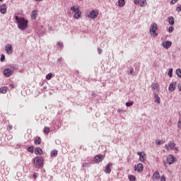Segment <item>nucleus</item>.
<instances>
[{
  "label": "nucleus",
  "mask_w": 181,
  "mask_h": 181,
  "mask_svg": "<svg viewBox=\"0 0 181 181\" xmlns=\"http://www.w3.org/2000/svg\"><path fill=\"white\" fill-rule=\"evenodd\" d=\"M14 19L20 30H25V29H28V23H29V21L25 18L14 16Z\"/></svg>",
  "instance_id": "1"
},
{
  "label": "nucleus",
  "mask_w": 181,
  "mask_h": 181,
  "mask_svg": "<svg viewBox=\"0 0 181 181\" xmlns=\"http://www.w3.org/2000/svg\"><path fill=\"white\" fill-rule=\"evenodd\" d=\"M158 30V24L156 23H153L150 26V35L151 36H153V37H158V33H156V30Z\"/></svg>",
  "instance_id": "2"
},
{
  "label": "nucleus",
  "mask_w": 181,
  "mask_h": 181,
  "mask_svg": "<svg viewBox=\"0 0 181 181\" xmlns=\"http://www.w3.org/2000/svg\"><path fill=\"white\" fill-rule=\"evenodd\" d=\"M165 149H167V151H179V149L176 147V144H175V141L173 140L170 141L168 144L165 145Z\"/></svg>",
  "instance_id": "3"
},
{
  "label": "nucleus",
  "mask_w": 181,
  "mask_h": 181,
  "mask_svg": "<svg viewBox=\"0 0 181 181\" xmlns=\"http://www.w3.org/2000/svg\"><path fill=\"white\" fill-rule=\"evenodd\" d=\"M71 11L74 13V18L75 19H80V17L81 16V11H80V9L78 8H76V6L71 7Z\"/></svg>",
  "instance_id": "4"
},
{
  "label": "nucleus",
  "mask_w": 181,
  "mask_h": 181,
  "mask_svg": "<svg viewBox=\"0 0 181 181\" xmlns=\"http://www.w3.org/2000/svg\"><path fill=\"white\" fill-rule=\"evenodd\" d=\"M34 163L35 168H43V157H36L34 158Z\"/></svg>",
  "instance_id": "5"
},
{
  "label": "nucleus",
  "mask_w": 181,
  "mask_h": 181,
  "mask_svg": "<svg viewBox=\"0 0 181 181\" xmlns=\"http://www.w3.org/2000/svg\"><path fill=\"white\" fill-rule=\"evenodd\" d=\"M98 16V10H92L90 11L88 18L90 19H95Z\"/></svg>",
  "instance_id": "6"
},
{
  "label": "nucleus",
  "mask_w": 181,
  "mask_h": 181,
  "mask_svg": "<svg viewBox=\"0 0 181 181\" xmlns=\"http://www.w3.org/2000/svg\"><path fill=\"white\" fill-rule=\"evenodd\" d=\"M175 160L176 158H175L174 156L172 154L168 155L167 157V163H168V165H173V163H175Z\"/></svg>",
  "instance_id": "7"
},
{
  "label": "nucleus",
  "mask_w": 181,
  "mask_h": 181,
  "mask_svg": "<svg viewBox=\"0 0 181 181\" xmlns=\"http://www.w3.org/2000/svg\"><path fill=\"white\" fill-rule=\"evenodd\" d=\"M36 32L39 35H45L46 33V29L43 27V25H39L36 29Z\"/></svg>",
  "instance_id": "8"
},
{
  "label": "nucleus",
  "mask_w": 181,
  "mask_h": 181,
  "mask_svg": "<svg viewBox=\"0 0 181 181\" xmlns=\"http://www.w3.org/2000/svg\"><path fill=\"white\" fill-rule=\"evenodd\" d=\"M161 46H163V47H164V49H170V47H172V42L171 41H165L163 42L161 44Z\"/></svg>",
  "instance_id": "9"
},
{
  "label": "nucleus",
  "mask_w": 181,
  "mask_h": 181,
  "mask_svg": "<svg viewBox=\"0 0 181 181\" xmlns=\"http://www.w3.org/2000/svg\"><path fill=\"white\" fill-rule=\"evenodd\" d=\"M5 51L7 54H12V53H13V49H12V45L11 44L6 45Z\"/></svg>",
  "instance_id": "10"
},
{
  "label": "nucleus",
  "mask_w": 181,
  "mask_h": 181,
  "mask_svg": "<svg viewBox=\"0 0 181 181\" xmlns=\"http://www.w3.org/2000/svg\"><path fill=\"white\" fill-rule=\"evenodd\" d=\"M134 170H136V172H138V173H141V172L144 170V165H142V163H139L136 165L134 166Z\"/></svg>",
  "instance_id": "11"
},
{
  "label": "nucleus",
  "mask_w": 181,
  "mask_h": 181,
  "mask_svg": "<svg viewBox=\"0 0 181 181\" xmlns=\"http://www.w3.org/2000/svg\"><path fill=\"white\" fill-rule=\"evenodd\" d=\"M152 179L153 181H158L160 179V174L159 171H155L153 174Z\"/></svg>",
  "instance_id": "12"
},
{
  "label": "nucleus",
  "mask_w": 181,
  "mask_h": 181,
  "mask_svg": "<svg viewBox=\"0 0 181 181\" xmlns=\"http://www.w3.org/2000/svg\"><path fill=\"white\" fill-rule=\"evenodd\" d=\"M104 155H97L95 156L94 160L95 162L100 163V162H103L104 160Z\"/></svg>",
  "instance_id": "13"
},
{
  "label": "nucleus",
  "mask_w": 181,
  "mask_h": 181,
  "mask_svg": "<svg viewBox=\"0 0 181 181\" xmlns=\"http://www.w3.org/2000/svg\"><path fill=\"white\" fill-rule=\"evenodd\" d=\"M137 155L139 156V160L141 162H145L146 160V154L145 153L137 152Z\"/></svg>",
  "instance_id": "14"
},
{
  "label": "nucleus",
  "mask_w": 181,
  "mask_h": 181,
  "mask_svg": "<svg viewBox=\"0 0 181 181\" xmlns=\"http://www.w3.org/2000/svg\"><path fill=\"white\" fill-rule=\"evenodd\" d=\"M7 9L8 7L6 6V4H3L0 6V12L1 13H3V15H5V13H6Z\"/></svg>",
  "instance_id": "15"
},
{
  "label": "nucleus",
  "mask_w": 181,
  "mask_h": 181,
  "mask_svg": "<svg viewBox=\"0 0 181 181\" xmlns=\"http://www.w3.org/2000/svg\"><path fill=\"white\" fill-rule=\"evenodd\" d=\"M4 77H11L13 71L10 69H5L3 71Z\"/></svg>",
  "instance_id": "16"
},
{
  "label": "nucleus",
  "mask_w": 181,
  "mask_h": 181,
  "mask_svg": "<svg viewBox=\"0 0 181 181\" xmlns=\"http://www.w3.org/2000/svg\"><path fill=\"white\" fill-rule=\"evenodd\" d=\"M176 84H177V82H171L169 85L168 90L169 91H175L176 90Z\"/></svg>",
  "instance_id": "17"
},
{
  "label": "nucleus",
  "mask_w": 181,
  "mask_h": 181,
  "mask_svg": "<svg viewBox=\"0 0 181 181\" xmlns=\"http://www.w3.org/2000/svg\"><path fill=\"white\" fill-rule=\"evenodd\" d=\"M111 166H112V163H108L104 170L105 173H107V174L111 173Z\"/></svg>",
  "instance_id": "18"
},
{
  "label": "nucleus",
  "mask_w": 181,
  "mask_h": 181,
  "mask_svg": "<svg viewBox=\"0 0 181 181\" xmlns=\"http://www.w3.org/2000/svg\"><path fill=\"white\" fill-rule=\"evenodd\" d=\"M154 103H156V104H160V98L158 93H155L154 95Z\"/></svg>",
  "instance_id": "19"
},
{
  "label": "nucleus",
  "mask_w": 181,
  "mask_h": 181,
  "mask_svg": "<svg viewBox=\"0 0 181 181\" xmlns=\"http://www.w3.org/2000/svg\"><path fill=\"white\" fill-rule=\"evenodd\" d=\"M42 153H43V151L40 147H37L35 149V155H42Z\"/></svg>",
  "instance_id": "20"
},
{
  "label": "nucleus",
  "mask_w": 181,
  "mask_h": 181,
  "mask_svg": "<svg viewBox=\"0 0 181 181\" xmlns=\"http://www.w3.org/2000/svg\"><path fill=\"white\" fill-rule=\"evenodd\" d=\"M37 18V11L34 10L31 13V19H36Z\"/></svg>",
  "instance_id": "21"
},
{
  "label": "nucleus",
  "mask_w": 181,
  "mask_h": 181,
  "mask_svg": "<svg viewBox=\"0 0 181 181\" xmlns=\"http://www.w3.org/2000/svg\"><path fill=\"white\" fill-rule=\"evenodd\" d=\"M34 144L35 145H40V144H42V139H40V137L39 136L36 137V139L34 141Z\"/></svg>",
  "instance_id": "22"
},
{
  "label": "nucleus",
  "mask_w": 181,
  "mask_h": 181,
  "mask_svg": "<svg viewBox=\"0 0 181 181\" xmlns=\"http://www.w3.org/2000/svg\"><path fill=\"white\" fill-rule=\"evenodd\" d=\"M168 23L169 25H175V18L172 16L169 17L168 18Z\"/></svg>",
  "instance_id": "23"
},
{
  "label": "nucleus",
  "mask_w": 181,
  "mask_h": 181,
  "mask_svg": "<svg viewBox=\"0 0 181 181\" xmlns=\"http://www.w3.org/2000/svg\"><path fill=\"white\" fill-rule=\"evenodd\" d=\"M51 158H56L57 156V150H53L50 153Z\"/></svg>",
  "instance_id": "24"
},
{
  "label": "nucleus",
  "mask_w": 181,
  "mask_h": 181,
  "mask_svg": "<svg viewBox=\"0 0 181 181\" xmlns=\"http://www.w3.org/2000/svg\"><path fill=\"white\" fill-rule=\"evenodd\" d=\"M118 5L120 8H122L125 5V0H118Z\"/></svg>",
  "instance_id": "25"
},
{
  "label": "nucleus",
  "mask_w": 181,
  "mask_h": 181,
  "mask_svg": "<svg viewBox=\"0 0 181 181\" xmlns=\"http://www.w3.org/2000/svg\"><path fill=\"white\" fill-rule=\"evenodd\" d=\"M0 93H1V94H6V86L1 87Z\"/></svg>",
  "instance_id": "26"
},
{
  "label": "nucleus",
  "mask_w": 181,
  "mask_h": 181,
  "mask_svg": "<svg viewBox=\"0 0 181 181\" xmlns=\"http://www.w3.org/2000/svg\"><path fill=\"white\" fill-rule=\"evenodd\" d=\"M49 132H50V128L45 127L44 134H45V135H48Z\"/></svg>",
  "instance_id": "27"
},
{
  "label": "nucleus",
  "mask_w": 181,
  "mask_h": 181,
  "mask_svg": "<svg viewBox=\"0 0 181 181\" xmlns=\"http://www.w3.org/2000/svg\"><path fill=\"white\" fill-rule=\"evenodd\" d=\"M168 76L169 77L172 78L173 76V69L171 68L168 71Z\"/></svg>",
  "instance_id": "28"
},
{
  "label": "nucleus",
  "mask_w": 181,
  "mask_h": 181,
  "mask_svg": "<svg viewBox=\"0 0 181 181\" xmlns=\"http://www.w3.org/2000/svg\"><path fill=\"white\" fill-rule=\"evenodd\" d=\"M176 74H177V77H179V78H181V70H180V69H177L176 70Z\"/></svg>",
  "instance_id": "29"
},
{
  "label": "nucleus",
  "mask_w": 181,
  "mask_h": 181,
  "mask_svg": "<svg viewBox=\"0 0 181 181\" xmlns=\"http://www.w3.org/2000/svg\"><path fill=\"white\" fill-rule=\"evenodd\" d=\"M52 77H53V74L49 73V74L46 76V79H47V80H52Z\"/></svg>",
  "instance_id": "30"
},
{
  "label": "nucleus",
  "mask_w": 181,
  "mask_h": 181,
  "mask_svg": "<svg viewBox=\"0 0 181 181\" xmlns=\"http://www.w3.org/2000/svg\"><path fill=\"white\" fill-rule=\"evenodd\" d=\"M146 0H141L140 2V6H146Z\"/></svg>",
  "instance_id": "31"
},
{
  "label": "nucleus",
  "mask_w": 181,
  "mask_h": 181,
  "mask_svg": "<svg viewBox=\"0 0 181 181\" xmlns=\"http://www.w3.org/2000/svg\"><path fill=\"white\" fill-rule=\"evenodd\" d=\"M134 105V101H129L126 103V107H132Z\"/></svg>",
  "instance_id": "32"
},
{
  "label": "nucleus",
  "mask_w": 181,
  "mask_h": 181,
  "mask_svg": "<svg viewBox=\"0 0 181 181\" xmlns=\"http://www.w3.org/2000/svg\"><path fill=\"white\" fill-rule=\"evenodd\" d=\"M136 179V177H135V175H129V180L131 181H134Z\"/></svg>",
  "instance_id": "33"
},
{
  "label": "nucleus",
  "mask_w": 181,
  "mask_h": 181,
  "mask_svg": "<svg viewBox=\"0 0 181 181\" xmlns=\"http://www.w3.org/2000/svg\"><path fill=\"white\" fill-rule=\"evenodd\" d=\"M27 151L30 152V153H33V146L28 147Z\"/></svg>",
  "instance_id": "34"
},
{
  "label": "nucleus",
  "mask_w": 181,
  "mask_h": 181,
  "mask_svg": "<svg viewBox=\"0 0 181 181\" xmlns=\"http://www.w3.org/2000/svg\"><path fill=\"white\" fill-rule=\"evenodd\" d=\"M158 83H153L152 85H151V88H152V90H156V88H158Z\"/></svg>",
  "instance_id": "35"
},
{
  "label": "nucleus",
  "mask_w": 181,
  "mask_h": 181,
  "mask_svg": "<svg viewBox=\"0 0 181 181\" xmlns=\"http://www.w3.org/2000/svg\"><path fill=\"white\" fill-rule=\"evenodd\" d=\"M39 177V174L37 173H35L33 175V179H34V180H36V178Z\"/></svg>",
  "instance_id": "36"
},
{
  "label": "nucleus",
  "mask_w": 181,
  "mask_h": 181,
  "mask_svg": "<svg viewBox=\"0 0 181 181\" xmlns=\"http://www.w3.org/2000/svg\"><path fill=\"white\" fill-rule=\"evenodd\" d=\"M90 166V163H83L82 167L83 168H88Z\"/></svg>",
  "instance_id": "37"
},
{
  "label": "nucleus",
  "mask_w": 181,
  "mask_h": 181,
  "mask_svg": "<svg viewBox=\"0 0 181 181\" xmlns=\"http://www.w3.org/2000/svg\"><path fill=\"white\" fill-rule=\"evenodd\" d=\"M129 75L133 74L134 75V68H130L129 71L127 72Z\"/></svg>",
  "instance_id": "38"
},
{
  "label": "nucleus",
  "mask_w": 181,
  "mask_h": 181,
  "mask_svg": "<svg viewBox=\"0 0 181 181\" xmlns=\"http://www.w3.org/2000/svg\"><path fill=\"white\" fill-rule=\"evenodd\" d=\"M173 30H175V28H173V27H169V28H168V33H172V32H173Z\"/></svg>",
  "instance_id": "39"
},
{
  "label": "nucleus",
  "mask_w": 181,
  "mask_h": 181,
  "mask_svg": "<svg viewBox=\"0 0 181 181\" xmlns=\"http://www.w3.org/2000/svg\"><path fill=\"white\" fill-rule=\"evenodd\" d=\"M5 60V54H2L0 57V62H4Z\"/></svg>",
  "instance_id": "40"
},
{
  "label": "nucleus",
  "mask_w": 181,
  "mask_h": 181,
  "mask_svg": "<svg viewBox=\"0 0 181 181\" xmlns=\"http://www.w3.org/2000/svg\"><path fill=\"white\" fill-rule=\"evenodd\" d=\"M164 141H158L156 142V145H162L163 144H164Z\"/></svg>",
  "instance_id": "41"
},
{
  "label": "nucleus",
  "mask_w": 181,
  "mask_h": 181,
  "mask_svg": "<svg viewBox=\"0 0 181 181\" xmlns=\"http://www.w3.org/2000/svg\"><path fill=\"white\" fill-rule=\"evenodd\" d=\"M134 3L136 5H140L141 1L139 0H134Z\"/></svg>",
  "instance_id": "42"
},
{
  "label": "nucleus",
  "mask_w": 181,
  "mask_h": 181,
  "mask_svg": "<svg viewBox=\"0 0 181 181\" xmlns=\"http://www.w3.org/2000/svg\"><path fill=\"white\" fill-rule=\"evenodd\" d=\"M177 12H180L181 11V6H179L176 8Z\"/></svg>",
  "instance_id": "43"
},
{
  "label": "nucleus",
  "mask_w": 181,
  "mask_h": 181,
  "mask_svg": "<svg viewBox=\"0 0 181 181\" xmlns=\"http://www.w3.org/2000/svg\"><path fill=\"white\" fill-rule=\"evenodd\" d=\"M178 128L181 129V118H180L178 120Z\"/></svg>",
  "instance_id": "44"
},
{
  "label": "nucleus",
  "mask_w": 181,
  "mask_h": 181,
  "mask_svg": "<svg viewBox=\"0 0 181 181\" xmlns=\"http://www.w3.org/2000/svg\"><path fill=\"white\" fill-rule=\"evenodd\" d=\"M57 45H58V46H59V47H63V42H59L57 43Z\"/></svg>",
  "instance_id": "45"
},
{
  "label": "nucleus",
  "mask_w": 181,
  "mask_h": 181,
  "mask_svg": "<svg viewBox=\"0 0 181 181\" xmlns=\"http://www.w3.org/2000/svg\"><path fill=\"white\" fill-rule=\"evenodd\" d=\"M161 181H166V177H165V175H162Z\"/></svg>",
  "instance_id": "46"
},
{
  "label": "nucleus",
  "mask_w": 181,
  "mask_h": 181,
  "mask_svg": "<svg viewBox=\"0 0 181 181\" xmlns=\"http://www.w3.org/2000/svg\"><path fill=\"white\" fill-rule=\"evenodd\" d=\"M98 52L99 54H101V53H103V49H101V48H98Z\"/></svg>",
  "instance_id": "47"
},
{
  "label": "nucleus",
  "mask_w": 181,
  "mask_h": 181,
  "mask_svg": "<svg viewBox=\"0 0 181 181\" xmlns=\"http://www.w3.org/2000/svg\"><path fill=\"white\" fill-rule=\"evenodd\" d=\"M177 1H179V0H172L171 4H173V5H175V4H176V2H177Z\"/></svg>",
  "instance_id": "48"
},
{
  "label": "nucleus",
  "mask_w": 181,
  "mask_h": 181,
  "mask_svg": "<svg viewBox=\"0 0 181 181\" xmlns=\"http://www.w3.org/2000/svg\"><path fill=\"white\" fill-rule=\"evenodd\" d=\"M179 91H181V83L177 84Z\"/></svg>",
  "instance_id": "49"
},
{
  "label": "nucleus",
  "mask_w": 181,
  "mask_h": 181,
  "mask_svg": "<svg viewBox=\"0 0 181 181\" xmlns=\"http://www.w3.org/2000/svg\"><path fill=\"white\" fill-rule=\"evenodd\" d=\"M63 60V59L62 57L59 58L57 59V63H62V61Z\"/></svg>",
  "instance_id": "50"
},
{
  "label": "nucleus",
  "mask_w": 181,
  "mask_h": 181,
  "mask_svg": "<svg viewBox=\"0 0 181 181\" xmlns=\"http://www.w3.org/2000/svg\"><path fill=\"white\" fill-rule=\"evenodd\" d=\"M117 112H118L119 114H121V112H122V110L118 109V110H117Z\"/></svg>",
  "instance_id": "51"
},
{
  "label": "nucleus",
  "mask_w": 181,
  "mask_h": 181,
  "mask_svg": "<svg viewBox=\"0 0 181 181\" xmlns=\"http://www.w3.org/2000/svg\"><path fill=\"white\" fill-rule=\"evenodd\" d=\"M48 30H53V27H52V26H51V27H49V28H48Z\"/></svg>",
  "instance_id": "52"
},
{
  "label": "nucleus",
  "mask_w": 181,
  "mask_h": 181,
  "mask_svg": "<svg viewBox=\"0 0 181 181\" xmlns=\"http://www.w3.org/2000/svg\"><path fill=\"white\" fill-rule=\"evenodd\" d=\"M7 129H9V130L12 129V126H8V127H7Z\"/></svg>",
  "instance_id": "53"
},
{
  "label": "nucleus",
  "mask_w": 181,
  "mask_h": 181,
  "mask_svg": "<svg viewBox=\"0 0 181 181\" xmlns=\"http://www.w3.org/2000/svg\"><path fill=\"white\" fill-rule=\"evenodd\" d=\"M10 87H11V88H13L15 86H13V84H10Z\"/></svg>",
  "instance_id": "54"
},
{
  "label": "nucleus",
  "mask_w": 181,
  "mask_h": 181,
  "mask_svg": "<svg viewBox=\"0 0 181 181\" xmlns=\"http://www.w3.org/2000/svg\"><path fill=\"white\" fill-rule=\"evenodd\" d=\"M35 2H40L41 1H43V0H35Z\"/></svg>",
  "instance_id": "55"
},
{
  "label": "nucleus",
  "mask_w": 181,
  "mask_h": 181,
  "mask_svg": "<svg viewBox=\"0 0 181 181\" xmlns=\"http://www.w3.org/2000/svg\"><path fill=\"white\" fill-rule=\"evenodd\" d=\"M92 95H93L94 97H95V93H92Z\"/></svg>",
  "instance_id": "56"
},
{
  "label": "nucleus",
  "mask_w": 181,
  "mask_h": 181,
  "mask_svg": "<svg viewBox=\"0 0 181 181\" xmlns=\"http://www.w3.org/2000/svg\"><path fill=\"white\" fill-rule=\"evenodd\" d=\"M43 89H44V90H46V86L43 87Z\"/></svg>",
  "instance_id": "57"
},
{
  "label": "nucleus",
  "mask_w": 181,
  "mask_h": 181,
  "mask_svg": "<svg viewBox=\"0 0 181 181\" xmlns=\"http://www.w3.org/2000/svg\"><path fill=\"white\" fill-rule=\"evenodd\" d=\"M2 1H4V0H0V2H2Z\"/></svg>",
  "instance_id": "58"
},
{
  "label": "nucleus",
  "mask_w": 181,
  "mask_h": 181,
  "mask_svg": "<svg viewBox=\"0 0 181 181\" xmlns=\"http://www.w3.org/2000/svg\"><path fill=\"white\" fill-rule=\"evenodd\" d=\"M97 115H98L96 114V117H97Z\"/></svg>",
  "instance_id": "59"
},
{
  "label": "nucleus",
  "mask_w": 181,
  "mask_h": 181,
  "mask_svg": "<svg viewBox=\"0 0 181 181\" xmlns=\"http://www.w3.org/2000/svg\"><path fill=\"white\" fill-rule=\"evenodd\" d=\"M97 115H98L96 114V117H97Z\"/></svg>",
  "instance_id": "60"
},
{
  "label": "nucleus",
  "mask_w": 181,
  "mask_h": 181,
  "mask_svg": "<svg viewBox=\"0 0 181 181\" xmlns=\"http://www.w3.org/2000/svg\"><path fill=\"white\" fill-rule=\"evenodd\" d=\"M79 1H83V0H79Z\"/></svg>",
  "instance_id": "61"
}]
</instances>
